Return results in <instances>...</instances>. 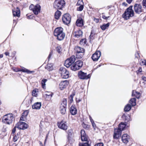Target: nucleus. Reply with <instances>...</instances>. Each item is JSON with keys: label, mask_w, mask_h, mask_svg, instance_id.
<instances>
[{"label": "nucleus", "mask_w": 146, "mask_h": 146, "mask_svg": "<svg viewBox=\"0 0 146 146\" xmlns=\"http://www.w3.org/2000/svg\"><path fill=\"white\" fill-rule=\"evenodd\" d=\"M15 71L18 72V71H21L24 72H26L28 74H32L34 73L35 72L33 71H31L23 67L21 69H15L14 70Z\"/></svg>", "instance_id": "nucleus-16"}, {"label": "nucleus", "mask_w": 146, "mask_h": 146, "mask_svg": "<svg viewBox=\"0 0 146 146\" xmlns=\"http://www.w3.org/2000/svg\"><path fill=\"white\" fill-rule=\"evenodd\" d=\"M75 95V93L74 92L72 93L68 97V102L69 104H71L72 102L73 101V98Z\"/></svg>", "instance_id": "nucleus-29"}, {"label": "nucleus", "mask_w": 146, "mask_h": 146, "mask_svg": "<svg viewBox=\"0 0 146 146\" xmlns=\"http://www.w3.org/2000/svg\"><path fill=\"white\" fill-rule=\"evenodd\" d=\"M20 10L18 7L13 11V15L14 16L19 17L20 16Z\"/></svg>", "instance_id": "nucleus-23"}, {"label": "nucleus", "mask_w": 146, "mask_h": 146, "mask_svg": "<svg viewBox=\"0 0 146 146\" xmlns=\"http://www.w3.org/2000/svg\"><path fill=\"white\" fill-rule=\"evenodd\" d=\"M47 80L46 79H43L41 81V84L42 88H44L45 86V83L47 82Z\"/></svg>", "instance_id": "nucleus-42"}, {"label": "nucleus", "mask_w": 146, "mask_h": 146, "mask_svg": "<svg viewBox=\"0 0 146 146\" xmlns=\"http://www.w3.org/2000/svg\"><path fill=\"white\" fill-rule=\"evenodd\" d=\"M14 118V116L12 114H8L4 115L2 118L3 123L10 125L11 124Z\"/></svg>", "instance_id": "nucleus-3"}, {"label": "nucleus", "mask_w": 146, "mask_h": 146, "mask_svg": "<svg viewBox=\"0 0 146 146\" xmlns=\"http://www.w3.org/2000/svg\"><path fill=\"white\" fill-rule=\"evenodd\" d=\"M76 25L79 27H82L83 26V21L82 18H80L77 19L76 22Z\"/></svg>", "instance_id": "nucleus-21"}, {"label": "nucleus", "mask_w": 146, "mask_h": 146, "mask_svg": "<svg viewBox=\"0 0 146 146\" xmlns=\"http://www.w3.org/2000/svg\"><path fill=\"white\" fill-rule=\"evenodd\" d=\"M41 105V103L40 102H37L35 103L32 106V108L35 109H39Z\"/></svg>", "instance_id": "nucleus-22"}, {"label": "nucleus", "mask_w": 146, "mask_h": 146, "mask_svg": "<svg viewBox=\"0 0 146 146\" xmlns=\"http://www.w3.org/2000/svg\"><path fill=\"white\" fill-rule=\"evenodd\" d=\"M133 6H131L127 8L123 14L122 17L125 20H127L134 15V11L132 9Z\"/></svg>", "instance_id": "nucleus-2"}, {"label": "nucleus", "mask_w": 146, "mask_h": 146, "mask_svg": "<svg viewBox=\"0 0 146 146\" xmlns=\"http://www.w3.org/2000/svg\"><path fill=\"white\" fill-rule=\"evenodd\" d=\"M141 71H142L141 68V67H140L139 68L137 72H141Z\"/></svg>", "instance_id": "nucleus-64"}, {"label": "nucleus", "mask_w": 146, "mask_h": 146, "mask_svg": "<svg viewBox=\"0 0 146 146\" xmlns=\"http://www.w3.org/2000/svg\"><path fill=\"white\" fill-rule=\"evenodd\" d=\"M82 125H83V126L84 128H88V125H86V124L83 123Z\"/></svg>", "instance_id": "nucleus-58"}, {"label": "nucleus", "mask_w": 146, "mask_h": 146, "mask_svg": "<svg viewBox=\"0 0 146 146\" xmlns=\"http://www.w3.org/2000/svg\"><path fill=\"white\" fill-rule=\"evenodd\" d=\"M25 118H24V116L23 115L20 118V121H25Z\"/></svg>", "instance_id": "nucleus-56"}, {"label": "nucleus", "mask_w": 146, "mask_h": 146, "mask_svg": "<svg viewBox=\"0 0 146 146\" xmlns=\"http://www.w3.org/2000/svg\"><path fill=\"white\" fill-rule=\"evenodd\" d=\"M38 90L37 89L33 90L32 92V94L33 96L37 97Z\"/></svg>", "instance_id": "nucleus-34"}, {"label": "nucleus", "mask_w": 146, "mask_h": 146, "mask_svg": "<svg viewBox=\"0 0 146 146\" xmlns=\"http://www.w3.org/2000/svg\"><path fill=\"white\" fill-rule=\"evenodd\" d=\"M82 100L81 99L79 98H76V103H78L79 102H80Z\"/></svg>", "instance_id": "nucleus-52"}, {"label": "nucleus", "mask_w": 146, "mask_h": 146, "mask_svg": "<svg viewBox=\"0 0 146 146\" xmlns=\"http://www.w3.org/2000/svg\"><path fill=\"white\" fill-rule=\"evenodd\" d=\"M79 146H89L90 144L88 142L80 143Z\"/></svg>", "instance_id": "nucleus-44"}, {"label": "nucleus", "mask_w": 146, "mask_h": 146, "mask_svg": "<svg viewBox=\"0 0 146 146\" xmlns=\"http://www.w3.org/2000/svg\"><path fill=\"white\" fill-rule=\"evenodd\" d=\"M81 5H83L82 0H78L76 4L77 6Z\"/></svg>", "instance_id": "nucleus-48"}, {"label": "nucleus", "mask_w": 146, "mask_h": 146, "mask_svg": "<svg viewBox=\"0 0 146 146\" xmlns=\"http://www.w3.org/2000/svg\"><path fill=\"white\" fill-rule=\"evenodd\" d=\"M78 7H77V10L78 11H81L84 8V5H78L77 6Z\"/></svg>", "instance_id": "nucleus-43"}, {"label": "nucleus", "mask_w": 146, "mask_h": 146, "mask_svg": "<svg viewBox=\"0 0 146 146\" xmlns=\"http://www.w3.org/2000/svg\"><path fill=\"white\" fill-rule=\"evenodd\" d=\"M94 21L96 23H98L99 22V20L98 19L95 18Z\"/></svg>", "instance_id": "nucleus-59"}, {"label": "nucleus", "mask_w": 146, "mask_h": 146, "mask_svg": "<svg viewBox=\"0 0 146 146\" xmlns=\"http://www.w3.org/2000/svg\"><path fill=\"white\" fill-rule=\"evenodd\" d=\"M77 66L76 62L74 63H73L70 67L71 69L74 71L79 70L78 67Z\"/></svg>", "instance_id": "nucleus-27"}, {"label": "nucleus", "mask_w": 146, "mask_h": 146, "mask_svg": "<svg viewBox=\"0 0 146 146\" xmlns=\"http://www.w3.org/2000/svg\"><path fill=\"white\" fill-rule=\"evenodd\" d=\"M122 140L123 142L125 143L126 144L128 143L129 140V135L126 134H124L122 136Z\"/></svg>", "instance_id": "nucleus-18"}, {"label": "nucleus", "mask_w": 146, "mask_h": 146, "mask_svg": "<svg viewBox=\"0 0 146 146\" xmlns=\"http://www.w3.org/2000/svg\"><path fill=\"white\" fill-rule=\"evenodd\" d=\"M54 35L59 40H62L65 36V34L63 32V29L61 27L56 28L54 31Z\"/></svg>", "instance_id": "nucleus-1"}, {"label": "nucleus", "mask_w": 146, "mask_h": 146, "mask_svg": "<svg viewBox=\"0 0 146 146\" xmlns=\"http://www.w3.org/2000/svg\"><path fill=\"white\" fill-rule=\"evenodd\" d=\"M67 105V100L66 99H64L62 102L60 106H62L66 107Z\"/></svg>", "instance_id": "nucleus-41"}, {"label": "nucleus", "mask_w": 146, "mask_h": 146, "mask_svg": "<svg viewBox=\"0 0 146 146\" xmlns=\"http://www.w3.org/2000/svg\"><path fill=\"white\" fill-rule=\"evenodd\" d=\"M65 4L64 0H56L54 4V8L56 9H61Z\"/></svg>", "instance_id": "nucleus-4"}, {"label": "nucleus", "mask_w": 146, "mask_h": 146, "mask_svg": "<svg viewBox=\"0 0 146 146\" xmlns=\"http://www.w3.org/2000/svg\"><path fill=\"white\" fill-rule=\"evenodd\" d=\"M46 68L48 70H52L53 69V65L52 64L48 63L46 66Z\"/></svg>", "instance_id": "nucleus-37"}, {"label": "nucleus", "mask_w": 146, "mask_h": 146, "mask_svg": "<svg viewBox=\"0 0 146 146\" xmlns=\"http://www.w3.org/2000/svg\"><path fill=\"white\" fill-rule=\"evenodd\" d=\"M16 127L19 129H25L28 127V125L25 122L20 121L16 124Z\"/></svg>", "instance_id": "nucleus-9"}, {"label": "nucleus", "mask_w": 146, "mask_h": 146, "mask_svg": "<svg viewBox=\"0 0 146 146\" xmlns=\"http://www.w3.org/2000/svg\"><path fill=\"white\" fill-rule=\"evenodd\" d=\"M84 52H81L76 53V56L77 58H81L84 55Z\"/></svg>", "instance_id": "nucleus-36"}, {"label": "nucleus", "mask_w": 146, "mask_h": 146, "mask_svg": "<svg viewBox=\"0 0 146 146\" xmlns=\"http://www.w3.org/2000/svg\"><path fill=\"white\" fill-rule=\"evenodd\" d=\"M134 9L135 13L138 14L143 11L142 6L139 4H135L134 6Z\"/></svg>", "instance_id": "nucleus-11"}, {"label": "nucleus", "mask_w": 146, "mask_h": 146, "mask_svg": "<svg viewBox=\"0 0 146 146\" xmlns=\"http://www.w3.org/2000/svg\"><path fill=\"white\" fill-rule=\"evenodd\" d=\"M53 93L51 92H48L46 93L45 94L46 97V98H47V96H50V98H51L53 95Z\"/></svg>", "instance_id": "nucleus-39"}, {"label": "nucleus", "mask_w": 146, "mask_h": 146, "mask_svg": "<svg viewBox=\"0 0 146 146\" xmlns=\"http://www.w3.org/2000/svg\"><path fill=\"white\" fill-rule=\"evenodd\" d=\"M129 103L132 106H135L136 105V99L135 98L131 99L129 101Z\"/></svg>", "instance_id": "nucleus-33"}, {"label": "nucleus", "mask_w": 146, "mask_h": 146, "mask_svg": "<svg viewBox=\"0 0 146 146\" xmlns=\"http://www.w3.org/2000/svg\"><path fill=\"white\" fill-rule=\"evenodd\" d=\"M19 137V133H17V135H15L13 138V140L14 142H16Z\"/></svg>", "instance_id": "nucleus-40"}, {"label": "nucleus", "mask_w": 146, "mask_h": 146, "mask_svg": "<svg viewBox=\"0 0 146 146\" xmlns=\"http://www.w3.org/2000/svg\"><path fill=\"white\" fill-rule=\"evenodd\" d=\"M142 5L143 7L146 8V0H143L142 2Z\"/></svg>", "instance_id": "nucleus-51"}, {"label": "nucleus", "mask_w": 146, "mask_h": 146, "mask_svg": "<svg viewBox=\"0 0 146 146\" xmlns=\"http://www.w3.org/2000/svg\"><path fill=\"white\" fill-rule=\"evenodd\" d=\"M140 93L138 92L133 90L132 92V96H135L137 98H139L140 96Z\"/></svg>", "instance_id": "nucleus-25"}, {"label": "nucleus", "mask_w": 146, "mask_h": 146, "mask_svg": "<svg viewBox=\"0 0 146 146\" xmlns=\"http://www.w3.org/2000/svg\"><path fill=\"white\" fill-rule=\"evenodd\" d=\"M139 53L138 52H136L135 54V57L138 58L139 57Z\"/></svg>", "instance_id": "nucleus-62"}, {"label": "nucleus", "mask_w": 146, "mask_h": 146, "mask_svg": "<svg viewBox=\"0 0 146 146\" xmlns=\"http://www.w3.org/2000/svg\"><path fill=\"white\" fill-rule=\"evenodd\" d=\"M41 7L38 4H37L35 6L32 4L29 7V9L32 10L34 13L37 15L40 12Z\"/></svg>", "instance_id": "nucleus-7"}, {"label": "nucleus", "mask_w": 146, "mask_h": 146, "mask_svg": "<svg viewBox=\"0 0 146 146\" xmlns=\"http://www.w3.org/2000/svg\"><path fill=\"white\" fill-rule=\"evenodd\" d=\"M73 131L72 129H70L68 131L67 133L69 136L70 137L72 136L73 134Z\"/></svg>", "instance_id": "nucleus-45"}, {"label": "nucleus", "mask_w": 146, "mask_h": 146, "mask_svg": "<svg viewBox=\"0 0 146 146\" xmlns=\"http://www.w3.org/2000/svg\"><path fill=\"white\" fill-rule=\"evenodd\" d=\"M131 108V105L128 104L125 106L124 109V110L125 111H128L130 110Z\"/></svg>", "instance_id": "nucleus-35"}, {"label": "nucleus", "mask_w": 146, "mask_h": 146, "mask_svg": "<svg viewBox=\"0 0 146 146\" xmlns=\"http://www.w3.org/2000/svg\"><path fill=\"white\" fill-rule=\"evenodd\" d=\"M60 110L61 113L63 114L65 113L66 111V107L62 106H60Z\"/></svg>", "instance_id": "nucleus-30"}, {"label": "nucleus", "mask_w": 146, "mask_h": 146, "mask_svg": "<svg viewBox=\"0 0 146 146\" xmlns=\"http://www.w3.org/2000/svg\"><path fill=\"white\" fill-rule=\"evenodd\" d=\"M75 51L76 53L85 52V50L84 48L78 46L75 47Z\"/></svg>", "instance_id": "nucleus-24"}, {"label": "nucleus", "mask_w": 146, "mask_h": 146, "mask_svg": "<svg viewBox=\"0 0 146 146\" xmlns=\"http://www.w3.org/2000/svg\"><path fill=\"white\" fill-rule=\"evenodd\" d=\"M77 66H78L79 69H80L82 66L83 65V62L80 60L77 61L75 62Z\"/></svg>", "instance_id": "nucleus-32"}, {"label": "nucleus", "mask_w": 146, "mask_h": 146, "mask_svg": "<svg viewBox=\"0 0 146 146\" xmlns=\"http://www.w3.org/2000/svg\"><path fill=\"white\" fill-rule=\"evenodd\" d=\"M75 60L74 56H72L70 58L67 59L65 61L64 65L67 68H68L73 64Z\"/></svg>", "instance_id": "nucleus-6"}, {"label": "nucleus", "mask_w": 146, "mask_h": 146, "mask_svg": "<svg viewBox=\"0 0 146 146\" xmlns=\"http://www.w3.org/2000/svg\"><path fill=\"white\" fill-rule=\"evenodd\" d=\"M110 23H108L106 24H104L102 25L101 26L100 28L102 30H105L107 29L108 28L110 25Z\"/></svg>", "instance_id": "nucleus-28"}, {"label": "nucleus", "mask_w": 146, "mask_h": 146, "mask_svg": "<svg viewBox=\"0 0 146 146\" xmlns=\"http://www.w3.org/2000/svg\"><path fill=\"white\" fill-rule=\"evenodd\" d=\"M86 42V40L85 39H82L80 41V43L81 45H84Z\"/></svg>", "instance_id": "nucleus-47"}, {"label": "nucleus", "mask_w": 146, "mask_h": 146, "mask_svg": "<svg viewBox=\"0 0 146 146\" xmlns=\"http://www.w3.org/2000/svg\"><path fill=\"white\" fill-rule=\"evenodd\" d=\"M121 131L117 129H115L113 137L114 139H117L120 137L121 135Z\"/></svg>", "instance_id": "nucleus-15"}, {"label": "nucleus", "mask_w": 146, "mask_h": 146, "mask_svg": "<svg viewBox=\"0 0 146 146\" xmlns=\"http://www.w3.org/2000/svg\"><path fill=\"white\" fill-rule=\"evenodd\" d=\"M59 72L62 78H68L69 76V72L65 68L63 67L60 68Z\"/></svg>", "instance_id": "nucleus-5"}, {"label": "nucleus", "mask_w": 146, "mask_h": 146, "mask_svg": "<svg viewBox=\"0 0 146 146\" xmlns=\"http://www.w3.org/2000/svg\"><path fill=\"white\" fill-rule=\"evenodd\" d=\"M69 84V82L67 80L61 82L59 85V88L61 90L65 88Z\"/></svg>", "instance_id": "nucleus-13"}, {"label": "nucleus", "mask_w": 146, "mask_h": 146, "mask_svg": "<svg viewBox=\"0 0 146 146\" xmlns=\"http://www.w3.org/2000/svg\"><path fill=\"white\" fill-rule=\"evenodd\" d=\"M56 50L57 52L59 53H60L62 50L61 47L60 46L57 47L56 48Z\"/></svg>", "instance_id": "nucleus-46"}, {"label": "nucleus", "mask_w": 146, "mask_h": 146, "mask_svg": "<svg viewBox=\"0 0 146 146\" xmlns=\"http://www.w3.org/2000/svg\"><path fill=\"white\" fill-rule=\"evenodd\" d=\"M78 76L79 78L81 79H87L90 78L91 76L90 74L87 75L86 73L80 71L78 73Z\"/></svg>", "instance_id": "nucleus-10"}, {"label": "nucleus", "mask_w": 146, "mask_h": 146, "mask_svg": "<svg viewBox=\"0 0 146 146\" xmlns=\"http://www.w3.org/2000/svg\"><path fill=\"white\" fill-rule=\"evenodd\" d=\"M17 127H16V126L14 127V128L13 129L12 131V133H14L16 131V128Z\"/></svg>", "instance_id": "nucleus-54"}, {"label": "nucleus", "mask_w": 146, "mask_h": 146, "mask_svg": "<svg viewBox=\"0 0 146 146\" xmlns=\"http://www.w3.org/2000/svg\"><path fill=\"white\" fill-rule=\"evenodd\" d=\"M133 0H126L127 2L129 4Z\"/></svg>", "instance_id": "nucleus-63"}, {"label": "nucleus", "mask_w": 146, "mask_h": 146, "mask_svg": "<svg viewBox=\"0 0 146 146\" xmlns=\"http://www.w3.org/2000/svg\"><path fill=\"white\" fill-rule=\"evenodd\" d=\"M61 13L60 11H57L55 13L54 17L56 19H59L61 15Z\"/></svg>", "instance_id": "nucleus-31"}, {"label": "nucleus", "mask_w": 146, "mask_h": 146, "mask_svg": "<svg viewBox=\"0 0 146 146\" xmlns=\"http://www.w3.org/2000/svg\"><path fill=\"white\" fill-rule=\"evenodd\" d=\"M70 112L71 114L74 115L76 114L77 110L75 105H72L70 108Z\"/></svg>", "instance_id": "nucleus-20"}, {"label": "nucleus", "mask_w": 146, "mask_h": 146, "mask_svg": "<svg viewBox=\"0 0 146 146\" xmlns=\"http://www.w3.org/2000/svg\"><path fill=\"white\" fill-rule=\"evenodd\" d=\"M89 117L90 119V121L91 122H92L94 121L93 119L92 118V117L90 115H89Z\"/></svg>", "instance_id": "nucleus-60"}, {"label": "nucleus", "mask_w": 146, "mask_h": 146, "mask_svg": "<svg viewBox=\"0 0 146 146\" xmlns=\"http://www.w3.org/2000/svg\"><path fill=\"white\" fill-rule=\"evenodd\" d=\"M126 125L125 124L121 122L119 125L118 126V129H119L122 131L124 130V129Z\"/></svg>", "instance_id": "nucleus-26"}, {"label": "nucleus", "mask_w": 146, "mask_h": 146, "mask_svg": "<svg viewBox=\"0 0 146 146\" xmlns=\"http://www.w3.org/2000/svg\"><path fill=\"white\" fill-rule=\"evenodd\" d=\"M28 112L27 110L26 111L24 112L23 113V115L24 116V118H25L28 115Z\"/></svg>", "instance_id": "nucleus-49"}, {"label": "nucleus", "mask_w": 146, "mask_h": 146, "mask_svg": "<svg viewBox=\"0 0 146 146\" xmlns=\"http://www.w3.org/2000/svg\"><path fill=\"white\" fill-rule=\"evenodd\" d=\"M80 133L82 141H86L87 140V138L86 136L85 131L84 130H82L81 131Z\"/></svg>", "instance_id": "nucleus-19"}, {"label": "nucleus", "mask_w": 146, "mask_h": 146, "mask_svg": "<svg viewBox=\"0 0 146 146\" xmlns=\"http://www.w3.org/2000/svg\"><path fill=\"white\" fill-rule=\"evenodd\" d=\"M83 33L80 30H77L74 32L73 33V35L76 38L81 37Z\"/></svg>", "instance_id": "nucleus-17"}, {"label": "nucleus", "mask_w": 146, "mask_h": 146, "mask_svg": "<svg viewBox=\"0 0 146 146\" xmlns=\"http://www.w3.org/2000/svg\"><path fill=\"white\" fill-rule=\"evenodd\" d=\"M71 19V16L68 14H65L62 17L63 22L66 25H67L70 23Z\"/></svg>", "instance_id": "nucleus-8"}, {"label": "nucleus", "mask_w": 146, "mask_h": 146, "mask_svg": "<svg viewBox=\"0 0 146 146\" xmlns=\"http://www.w3.org/2000/svg\"><path fill=\"white\" fill-rule=\"evenodd\" d=\"M58 125L59 128L64 130H66L68 128V125L66 122L61 121L58 123Z\"/></svg>", "instance_id": "nucleus-12"}, {"label": "nucleus", "mask_w": 146, "mask_h": 146, "mask_svg": "<svg viewBox=\"0 0 146 146\" xmlns=\"http://www.w3.org/2000/svg\"><path fill=\"white\" fill-rule=\"evenodd\" d=\"M145 60H142L141 62H140V64L141 65H144L145 64Z\"/></svg>", "instance_id": "nucleus-53"}, {"label": "nucleus", "mask_w": 146, "mask_h": 146, "mask_svg": "<svg viewBox=\"0 0 146 146\" xmlns=\"http://www.w3.org/2000/svg\"><path fill=\"white\" fill-rule=\"evenodd\" d=\"M122 117L123 118L125 117V120L127 121H128L130 120V116L128 115H125L124 114H123V115H122Z\"/></svg>", "instance_id": "nucleus-38"}, {"label": "nucleus", "mask_w": 146, "mask_h": 146, "mask_svg": "<svg viewBox=\"0 0 146 146\" xmlns=\"http://www.w3.org/2000/svg\"><path fill=\"white\" fill-rule=\"evenodd\" d=\"M142 79L143 80L146 81V77L142 76Z\"/></svg>", "instance_id": "nucleus-61"}, {"label": "nucleus", "mask_w": 146, "mask_h": 146, "mask_svg": "<svg viewBox=\"0 0 146 146\" xmlns=\"http://www.w3.org/2000/svg\"><path fill=\"white\" fill-rule=\"evenodd\" d=\"M101 55V52L99 51H97L93 54L92 58L94 61H97L100 57Z\"/></svg>", "instance_id": "nucleus-14"}, {"label": "nucleus", "mask_w": 146, "mask_h": 146, "mask_svg": "<svg viewBox=\"0 0 146 146\" xmlns=\"http://www.w3.org/2000/svg\"><path fill=\"white\" fill-rule=\"evenodd\" d=\"M109 17H106L105 15H103L102 16V18L104 19H107L109 18Z\"/></svg>", "instance_id": "nucleus-55"}, {"label": "nucleus", "mask_w": 146, "mask_h": 146, "mask_svg": "<svg viewBox=\"0 0 146 146\" xmlns=\"http://www.w3.org/2000/svg\"><path fill=\"white\" fill-rule=\"evenodd\" d=\"M92 123V125L93 127V128H95L96 127V125L94 122H91Z\"/></svg>", "instance_id": "nucleus-57"}, {"label": "nucleus", "mask_w": 146, "mask_h": 146, "mask_svg": "<svg viewBox=\"0 0 146 146\" xmlns=\"http://www.w3.org/2000/svg\"><path fill=\"white\" fill-rule=\"evenodd\" d=\"M94 146H104V144L102 143H98L96 144Z\"/></svg>", "instance_id": "nucleus-50"}]
</instances>
